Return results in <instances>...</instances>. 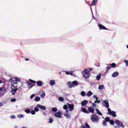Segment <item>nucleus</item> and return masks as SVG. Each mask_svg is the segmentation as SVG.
Segmentation results:
<instances>
[{
    "mask_svg": "<svg viewBox=\"0 0 128 128\" xmlns=\"http://www.w3.org/2000/svg\"><path fill=\"white\" fill-rule=\"evenodd\" d=\"M14 79L16 80V82H20V78L18 77L15 78Z\"/></svg>",
    "mask_w": 128,
    "mask_h": 128,
    "instance_id": "39",
    "label": "nucleus"
},
{
    "mask_svg": "<svg viewBox=\"0 0 128 128\" xmlns=\"http://www.w3.org/2000/svg\"><path fill=\"white\" fill-rule=\"evenodd\" d=\"M50 84L51 86H54V84H56V81L54 80H50Z\"/></svg>",
    "mask_w": 128,
    "mask_h": 128,
    "instance_id": "24",
    "label": "nucleus"
},
{
    "mask_svg": "<svg viewBox=\"0 0 128 128\" xmlns=\"http://www.w3.org/2000/svg\"><path fill=\"white\" fill-rule=\"evenodd\" d=\"M36 84L38 86H42L44 84V82L40 80L36 82Z\"/></svg>",
    "mask_w": 128,
    "mask_h": 128,
    "instance_id": "18",
    "label": "nucleus"
},
{
    "mask_svg": "<svg viewBox=\"0 0 128 128\" xmlns=\"http://www.w3.org/2000/svg\"><path fill=\"white\" fill-rule=\"evenodd\" d=\"M34 110L36 112H38V110H40V109H38V106H36V107H35L34 108Z\"/></svg>",
    "mask_w": 128,
    "mask_h": 128,
    "instance_id": "33",
    "label": "nucleus"
},
{
    "mask_svg": "<svg viewBox=\"0 0 128 128\" xmlns=\"http://www.w3.org/2000/svg\"><path fill=\"white\" fill-rule=\"evenodd\" d=\"M57 110H58V108H52V112H56Z\"/></svg>",
    "mask_w": 128,
    "mask_h": 128,
    "instance_id": "32",
    "label": "nucleus"
},
{
    "mask_svg": "<svg viewBox=\"0 0 128 128\" xmlns=\"http://www.w3.org/2000/svg\"><path fill=\"white\" fill-rule=\"evenodd\" d=\"M35 96H36V95H35L34 94H32V95L30 96V99H31V100H32V99L34 98Z\"/></svg>",
    "mask_w": 128,
    "mask_h": 128,
    "instance_id": "46",
    "label": "nucleus"
},
{
    "mask_svg": "<svg viewBox=\"0 0 128 128\" xmlns=\"http://www.w3.org/2000/svg\"><path fill=\"white\" fill-rule=\"evenodd\" d=\"M81 96H86V92L82 91L81 92Z\"/></svg>",
    "mask_w": 128,
    "mask_h": 128,
    "instance_id": "37",
    "label": "nucleus"
},
{
    "mask_svg": "<svg viewBox=\"0 0 128 128\" xmlns=\"http://www.w3.org/2000/svg\"><path fill=\"white\" fill-rule=\"evenodd\" d=\"M124 62L126 64V66H128V60H124Z\"/></svg>",
    "mask_w": 128,
    "mask_h": 128,
    "instance_id": "43",
    "label": "nucleus"
},
{
    "mask_svg": "<svg viewBox=\"0 0 128 128\" xmlns=\"http://www.w3.org/2000/svg\"><path fill=\"white\" fill-rule=\"evenodd\" d=\"M118 74H120L118 72H114L112 74V78H116V76H118Z\"/></svg>",
    "mask_w": 128,
    "mask_h": 128,
    "instance_id": "15",
    "label": "nucleus"
},
{
    "mask_svg": "<svg viewBox=\"0 0 128 128\" xmlns=\"http://www.w3.org/2000/svg\"><path fill=\"white\" fill-rule=\"evenodd\" d=\"M31 114H32L33 116H34L36 114V112L34 110H32L31 111Z\"/></svg>",
    "mask_w": 128,
    "mask_h": 128,
    "instance_id": "41",
    "label": "nucleus"
},
{
    "mask_svg": "<svg viewBox=\"0 0 128 128\" xmlns=\"http://www.w3.org/2000/svg\"><path fill=\"white\" fill-rule=\"evenodd\" d=\"M98 26L99 28H100V30H106V26H104V25L102 24H98Z\"/></svg>",
    "mask_w": 128,
    "mask_h": 128,
    "instance_id": "14",
    "label": "nucleus"
},
{
    "mask_svg": "<svg viewBox=\"0 0 128 128\" xmlns=\"http://www.w3.org/2000/svg\"><path fill=\"white\" fill-rule=\"evenodd\" d=\"M94 98H96V100H98V96L96 95H93Z\"/></svg>",
    "mask_w": 128,
    "mask_h": 128,
    "instance_id": "44",
    "label": "nucleus"
},
{
    "mask_svg": "<svg viewBox=\"0 0 128 128\" xmlns=\"http://www.w3.org/2000/svg\"><path fill=\"white\" fill-rule=\"evenodd\" d=\"M115 128H120V127L118 126H115Z\"/></svg>",
    "mask_w": 128,
    "mask_h": 128,
    "instance_id": "57",
    "label": "nucleus"
},
{
    "mask_svg": "<svg viewBox=\"0 0 128 128\" xmlns=\"http://www.w3.org/2000/svg\"><path fill=\"white\" fill-rule=\"evenodd\" d=\"M126 48L128 49V44L126 46Z\"/></svg>",
    "mask_w": 128,
    "mask_h": 128,
    "instance_id": "59",
    "label": "nucleus"
},
{
    "mask_svg": "<svg viewBox=\"0 0 128 128\" xmlns=\"http://www.w3.org/2000/svg\"><path fill=\"white\" fill-rule=\"evenodd\" d=\"M26 84H28V88H32L34 86V84L32 83H30V82H26Z\"/></svg>",
    "mask_w": 128,
    "mask_h": 128,
    "instance_id": "21",
    "label": "nucleus"
},
{
    "mask_svg": "<svg viewBox=\"0 0 128 128\" xmlns=\"http://www.w3.org/2000/svg\"><path fill=\"white\" fill-rule=\"evenodd\" d=\"M110 124H114V120H110Z\"/></svg>",
    "mask_w": 128,
    "mask_h": 128,
    "instance_id": "47",
    "label": "nucleus"
},
{
    "mask_svg": "<svg viewBox=\"0 0 128 128\" xmlns=\"http://www.w3.org/2000/svg\"><path fill=\"white\" fill-rule=\"evenodd\" d=\"M81 110L82 112H84L85 114H88V111L84 107L81 108Z\"/></svg>",
    "mask_w": 128,
    "mask_h": 128,
    "instance_id": "19",
    "label": "nucleus"
},
{
    "mask_svg": "<svg viewBox=\"0 0 128 128\" xmlns=\"http://www.w3.org/2000/svg\"><path fill=\"white\" fill-rule=\"evenodd\" d=\"M39 96H40L42 98H44V96H46V92L44 90H41L39 92Z\"/></svg>",
    "mask_w": 128,
    "mask_h": 128,
    "instance_id": "9",
    "label": "nucleus"
},
{
    "mask_svg": "<svg viewBox=\"0 0 128 128\" xmlns=\"http://www.w3.org/2000/svg\"><path fill=\"white\" fill-rule=\"evenodd\" d=\"M35 102H40V98L36 96L34 99Z\"/></svg>",
    "mask_w": 128,
    "mask_h": 128,
    "instance_id": "31",
    "label": "nucleus"
},
{
    "mask_svg": "<svg viewBox=\"0 0 128 128\" xmlns=\"http://www.w3.org/2000/svg\"><path fill=\"white\" fill-rule=\"evenodd\" d=\"M3 104L2 102H0V106H2Z\"/></svg>",
    "mask_w": 128,
    "mask_h": 128,
    "instance_id": "55",
    "label": "nucleus"
},
{
    "mask_svg": "<svg viewBox=\"0 0 128 128\" xmlns=\"http://www.w3.org/2000/svg\"><path fill=\"white\" fill-rule=\"evenodd\" d=\"M58 100H60V102H64V99L62 97H60L58 98Z\"/></svg>",
    "mask_w": 128,
    "mask_h": 128,
    "instance_id": "34",
    "label": "nucleus"
},
{
    "mask_svg": "<svg viewBox=\"0 0 128 128\" xmlns=\"http://www.w3.org/2000/svg\"><path fill=\"white\" fill-rule=\"evenodd\" d=\"M11 82V86H12V84H17L16 80H12Z\"/></svg>",
    "mask_w": 128,
    "mask_h": 128,
    "instance_id": "30",
    "label": "nucleus"
},
{
    "mask_svg": "<svg viewBox=\"0 0 128 128\" xmlns=\"http://www.w3.org/2000/svg\"><path fill=\"white\" fill-rule=\"evenodd\" d=\"M11 88V92L12 93V96H14L18 91V87L14 86V85H12Z\"/></svg>",
    "mask_w": 128,
    "mask_h": 128,
    "instance_id": "3",
    "label": "nucleus"
},
{
    "mask_svg": "<svg viewBox=\"0 0 128 128\" xmlns=\"http://www.w3.org/2000/svg\"><path fill=\"white\" fill-rule=\"evenodd\" d=\"M104 88H106V86H104V84L100 85L98 87V90H104Z\"/></svg>",
    "mask_w": 128,
    "mask_h": 128,
    "instance_id": "17",
    "label": "nucleus"
},
{
    "mask_svg": "<svg viewBox=\"0 0 128 128\" xmlns=\"http://www.w3.org/2000/svg\"><path fill=\"white\" fill-rule=\"evenodd\" d=\"M92 106H96V102H94V103L92 104Z\"/></svg>",
    "mask_w": 128,
    "mask_h": 128,
    "instance_id": "50",
    "label": "nucleus"
},
{
    "mask_svg": "<svg viewBox=\"0 0 128 128\" xmlns=\"http://www.w3.org/2000/svg\"><path fill=\"white\" fill-rule=\"evenodd\" d=\"M6 89L0 88V96H4V94H6Z\"/></svg>",
    "mask_w": 128,
    "mask_h": 128,
    "instance_id": "7",
    "label": "nucleus"
},
{
    "mask_svg": "<svg viewBox=\"0 0 128 128\" xmlns=\"http://www.w3.org/2000/svg\"><path fill=\"white\" fill-rule=\"evenodd\" d=\"M111 66L112 68H116V64L115 63L111 64Z\"/></svg>",
    "mask_w": 128,
    "mask_h": 128,
    "instance_id": "36",
    "label": "nucleus"
},
{
    "mask_svg": "<svg viewBox=\"0 0 128 128\" xmlns=\"http://www.w3.org/2000/svg\"><path fill=\"white\" fill-rule=\"evenodd\" d=\"M72 84H73L74 86H78V81L76 80L72 82Z\"/></svg>",
    "mask_w": 128,
    "mask_h": 128,
    "instance_id": "23",
    "label": "nucleus"
},
{
    "mask_svg": "<svg viewBox=\"0 0 128 128\" xmlns=\"http://www.w3.org/2000/svg\"><path fill=\"white\" fill-rule=\"evenodd\" d=\"M98 2V0H93L92 3V6H96Z\"/></svg>",
    "mask_w": 128,
    "mask_h": 128,
    "instance_id": "27",
    "label": "nucleus"
},
{
    "mask_svg": "<svg viewBox=\"0 0 128 128\" xmlns=\"http://www.w3.org/2000/svg\"><path fill=\"white\" fill-rule=\"evenodd\" d=\"M100 100H98V99H96V100L95 101V104H100Z\"/></svg>",
    "mask_w": 128,
    "mask_h": 128,
    "instance_id": "42",
    "label": "nucleus"
},
{
    "mask_svg": "<svg viewBox=\"0 0 128 128\" xmlns=\"http://www.w3.org/2000/svg\"><path fill=\"white\" fill-rule=\"evenodd\" d=\"M92 70V68H90L86 70H84L82 72V75L84 76V78H89L90 76V72Z\"/></svg>",
    "mask_w": 128,
    "mask_h": 128,
    "instance_id": "1",
    "label": "nucleus"
},
{
    "mask_svg": "<svg viewBox=\"0 0 128 128\" xmlns=\"http://www.w3.org/2000/svg\"><path fill=\"white\" fill-rule=\"evenodd\" d=\"M67 84H69V86L68 87L70 88H74V86L73 84V83H71L70 82H67Z\"/></svg>",
    "mask_w": 128,
    "mask_h": 128,
    "instance_id": "16",
    "label": "nucleus"
},
{
    "mask_svg": "<svg viewBox=\"0 0 128 128\" xmlns=\"http://www.w3.org/2000/svg\"><path fill=\"white\" fill-rule=\"evenodd\" d=\"M110 118L108 117H106V118H105V120L106 122H110Z\"/></svg>",
    "mask_w": 128,
    "mask_h": 128,
    "instance_id": "45",
    "label": "nucleus"
},
{
    "mask_svg": "<svg viewBox=\"0 0 128 128\" xmlns=\"http://www.w3.org/2000/svg\"><path fill=\"white\" fill-rule=\"evenodd\" d=\"M66 74H70V76H76V74H74L72 72H66Z\"/></svg>",
    "mask_w": 128,
    "mask_h": 128,
    "instance_id": "20",
    "label": "nucleus"
},
{
    "mask_svg": "<svg viewBox=\"0 0 128 128\" xmlns=\"http://www.w3.org/2000/svg\"><path fill=\"white\" fill-rule=\"evenodd\" d=\"M115 123L116 124H118V126H121V128H124V125L122 123L118 120H116L115 121Z\"/></svg>",
    "mask_w": 128,
    "mask_h": 128,
    "instance_id": "8",
    "label": "nucleus"
},
{
    "mask_svg": "<svg viewBox=\"0 0 128 128\" xmlns=\"http://www.w3.org/2000/svg\"><path fill=\"white\" fill-rule=\"evenodd\" d=\"M88 100H84L82 102L81 104L82 106H86V104H88Z\"/></svg>",
    "mask_w": 128,
    "mask_h": 128,
    "instance_id": "22",
    "label": "nucleus"
},
{
    "mask_svg": "<svg viewBox=\"0 0 128 128\" xmlns=\"http://www.w3.org/2000/svg\"><path fill=\"white\" fill-rule=\"evenodd\" d=\"M87 96H92V93L91 91H89L88 93L86 94Z\"/></svg>",
    "mask_w": 128,
    "mask_h": 128,
    "instance_id": "29",
    "label": "nucleus"
},
{
    "mask_svg": "<svg viewBox=\"0 0 128 128\" xmlns=\"http://www.w3.org/2000/svg\"><path fill=\"white\" fill-rule=\"evenodd\" d=\"M38 108H40V110H46V108L44 106H42L40 104H37Z\"/></svg>",
    "mask_w": 128,
    "mask_h": 128,
    "instance_id": "11",
    "label": "nucleus"
},
{
    "mask_svg": "<svg viewBox=\"0 0 128 128\" xmlns=\"http://www.w3.org/2000/svg\"><path fill=\"white\" fill-rule=\"evenodd\" d=\"M91 120H92V122H98L100 119L96 115H92L91 116Z\"/></svg>",
    "mask_w": 128,
    "mask_h": 128,
    "instance_id": "4",
    "label": "nucleus"
},
{
    "mask_svg": "<svg viewBox=\"0 0 128 128\" xmlns=\"http://www.w3.org/2000/svg\"><path fill=\"white\" fill-rule=\"evenodd\" d=\"M108 70H108V69H106V70L104 73V74H108Z\"/></svg>",
    "mask_w": 128,
    "mask_h": 128,
    "instance_id": "53",
    "label": "nucleus"
},
{
    "mask_svg": "<svg viewBox=\"0 0 128 128\" xmlns=\"http://www.w3.org/2000/svg\"><path fill=\"white\" fill-rule=\"evenodd\" d=\"M103 106L108 108V110L110 108V104H108V100L103 101Z\"/></svg>",
    "mask_w": 128,
    "mask_h": 128,
    "instance_id": "6",
    "label": "nucleus"
},
{
    "mask_svg": "<svg viewBox=\"0 0 128 128\" xmlns=\"http://www.w3.org/2000/svg\"><path fill=\"white\" fill-rule=\"evenodd\" d=\"M11 118H16V116L14 115H12L10 116Z\"/></svg>",
    "mask_w": 128,
    "mask_h": 128,
    "instance_id": "51",
    "label": "nucleus"
},
{
    "mask_svg": "<svg viewBox=\"0 0 128 128\" xmlns=\"http://www.w3.org/2000/svg\"><path fill=\"white\" fill-rule=\"evenodd\" d=\"M22 128H26V127H22Z\"/></svg>",
    "mask_w": 128,
    "mask_h": 128,
    "instance_id": "60",
    "label": "nucleus"
},
{
    "mask_svg": "<svg viewBox=\"0 0 128 128\" xmlns=\"http://www.w3.org/2000/svg\"><path fill=\"white\" fill-rule=\"evenodd\" d=\"M102 125L104 126H106V122H105V121H104L102 122Z\"/></svg>",
    "mask_w": 128,
    "mask_h": 128,
    "instance_id": "48",
    "label": "nucleus"
},
{
    "mask_svg": "<svg viewBox=\"0 0 128 128\" xmlns=\"http://www.w3.org/2000/svg\"><path fill=\"white\" fill-rule=\"evenodd\" d=\"M110 68H112V67H110V66H107L106 67V70H110Z\"/></svg>",
    "mask_w": 128,
    "mask_h": 128,
    "instance_id": "54",
    "label": "nucleus"
},
{
    "mask_svg": "<svg viewBox=\"0 0 128 128\" xmlns=\"http://www.w3.org/2000/svg\"><path fill=\"white\" fill-rule=\"evenodd\" d=\"M54 122V119H52V118H50V120H49V124H52Z\"/></svg>",
    "mask_w": 128,
    "mask_h": 128,
    "instance_id": "35",
    "label": "nucleus"
},
{
    "mask_svg": "<svg viewBox=\"0 0 128 128\" xmlns=\"http://www.w3.org/2000/svg\"><path fill=\"white\" fill-rule=\"evenodd\" d=\"M63 108L64 110H66V114H64V116H66V118H68L70 120V116L68 114V106L66 105H64L63 106Z\"/></svg>",
    "mask_w": 128,
    "mask_h": 128,
    "instance_id": "2",
    "label": "nucleus"
},
{
    "mask_svg": "<svg viewBox=\"0 0 128 128\" xmlns=\"http://www.w3.org/2000/svg\"><path fill=\"white\" fill-rule=\"evenodd\" d=\"M108 114H110V116H112L114 118H116V112H114V111H112V110H110V108H108Z\"/></svg>",
    "mask_w": 128,
    "mask_h": 128,
    "instance_id": "5",
    "label": "nucleus"
},
{
    "mask_svg": "<svg viewBox=\"0 0 128 128\" xmlns=\"http://www.w3.org/2000/svg\"><path fill=\"white\" fill-rule=\"evenodd\" d=\"M10 101L12 102H16V98H12V99H11Z\"/></svg>",
    "mask_w": 128,
    "mask_h": 128,
    "instance_id": "49",
    "label": "nucleus"
},
{
    "mask_svg": "<svg viewBox=\"0 0 128 128\" xmlns=\"http://www.w3.org/2000/svg\"><path fill=\"white\" fill-rule=\"evenodd\" d=\"M68 107L70 108V112H72L74 110V105L72 104H68Z\"/></svg>",
    "mask_w": 128,
    "mask_h": 128,
    "instance_id": "10",
    "label": "nucleus"
},
{
    "mask_svg": "<svg viewBox=\"0 0 128 128\" xmlns=\"http://www.w3.org/2000/svg\"><path fill=\"white\" fill-rule=\"evenodd\" d=\"M86 128H90V125H88V124H86Z\"/></svg>",
    "mask_w": 128,
    "mask_h": 128,
    "instance_id": "52",
    "label": "nucleus"
},
{
    "mask_svg": "<svg viewBox=\"0 0 128 128\" xmlns=\"http://www.w3.org/2000/svg\"><path fill=\"white\" fill-rule=\"evenodd\" d=\"M25 60H26V62H28V61L29 60H28V58H26V59H25Z\"/></svg>",
    "mask_w": 128,
    "mask_h": 128,
    "instance_id": "56",
    "label": "nucleus"
},
{
    "mask_svg": "<svg viewBox=\"0 0 128 128\" xmlns=\"http://www.w3.org/2000/svg\"><path fill=\"white\" fill-rule=\"evenodd\" d=\"M100 78H102V74L100 73L97 76H96V80H100Z\"/></svg>",
    "mask_w": 128,
    "mask_h": 128,
    "instance_id": "26",
    "label": "nucleus"
},
{
    "mask_svg": "<svg viewBox=\"0 0 128 128\" xmlns=\"http://www.w3.org/2000/svg\"><path fill=\"white\" fill-rule=\"evenodd\" d=\"M55 116L58 118H62V113L60 112H57L55 113Z\"/></svg>",
    "mask_w": 128,
    "mask_h": 128,
    "instance_id": "13",
    "label": "nucleus"
},
{
    "mask_svg": "<svg viewBox=\"0 0 128 128\" xmlns=\"http://www.w3.org/2000/svg\"><path fill=\"white\" fill-rule=\"evenodd\" d=\"M2 80H0V84H2Z\"/></svg>",
    "mask_w": 128,
    "mask_h": 128,
    "instance_id": "58",
    "label": "nucleus"
},
{
    "mask_svg": "<svg viewBox=\"0 0 128 128\" xmlns=\"http://www.w3.org/2000/svg\"><path fill=\"white\" fill-rule=\"evenodd\" d=\"M88 110L90 112H92V114H94V108L92 106L88 108Z\"/></svg>",
    "mask_w": 128,
    "mask_h": 128,
    "instance_id": "12",
    "label": "nucleus"
},
{
    "mask_svg": "<svg viewBox=\"0 0 128 128\" xmlns=\"http://www.w3.org/2000/svg\"><path fill=\"white\" fill-rule=\"evenodd\" d=\"M96 110L98 114H99V116H102V113L100 112V110L98 109H96Z\"/></svg>",
    "mask_w": 128,
    "mask_h": 128,
    "instance_id": "28",
    "label": "nucleus"
},
{
    "mask_svg": "<svg viewBox=\"0 0 128 128\" xmlns=\"http://www.w3.org/2000/svg\"><path fill=\"white\" fill-rule=\"evenodd\" d=\"M26 114H30V109H27L25 110Z\"/></svg>",
    "mask_w": 128,
    "mask_h": 128,
    "instance_id": "38",
    "label": "nucleus"
},
{
    "mask_svg": "<svg viewBox=\"0 0 128 128\" xmlns=\"http://www.w3.org/2000/svg\"><path fill=\"white\" fill-rule=\"evenodd\" d=\"M29 82H32V84H36V81L32 80L31 79L29 80Z\"/></svg>",
    "mask_w": 128,
    "mask_h": 128,
    "instance_id": "40",
    "label": "nucleus"
},
{
    "mask_svg": "<svg viewBox=\"0 0 128 128\" xmlns=\"http://www.w3.org/2000/svg\"><path fill=\"white\" fill-rule=\"evenodd\" d=\"M17 117L18 118H24V114H20L17 116Z\"/></svg>",
    "mask_w": 128,
    "mask_h": 128,
    "instance_id": "25",
    "label": "nucleus"
},
{
    "mask_svg": "<svg viewBox=\"0 0 128 128\" xmlns=\"http://www.w3.org/2000/svg\"><path fill=\"white\" fill-rule=\"evenodd\" d=\"M44 114L45 116V114H46V113H44Z\"/></svg>",
    "mask_w": 128,
    "mask_h": 128,
    "instance_id": "61",
    "label": "nucleus"
}]
</instances>
